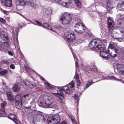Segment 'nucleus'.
I'll use <instances>...</instances> for the list:
<instances>
[{"label":"nucleus","mask_w":124,"mask_h":124,"mask_svg":"<svg viewBox=\"0 0 124 124\" xmlns=\"http://www.w3.org/2000/svg\"><path fill=\"white\" fill-rule=\"evenodd\" d=\"M106 41V40L101 41L98 39H94L91 40L89 45L91 48H93L95 50L100 52V56L103 58L108 60L109 58V54L113 57L116 56V53L119 54L122 52L120 48H115V50H106L105 47H103V45H105Z\"/></svg>","instance_id":"f257e3e1"},{"label":"nucleus","mask_w":124,"mask_h":124,"mask_svg":"<svg viewBox=\"0 0 124 124\" xmlns=\"http://www.w3.org/2000/svg\"><path fill=\"white\" fill-rule=\"evenodd\" d=\"M54 102V99L51 96L45 95L40 98L38 104L40 106L42 107L46 108H53L55 109H58V106L57 105H53V103Z\"/></svg>","instance_id":"f03ea898"},{"label":"nucleus","mask_w":124,"mask_h":124,"mask_svg":"<svg viewBox=\"0 0 124 124\" xmlns=\"http://www.w3.org/2000/svg\"><path fill=\"white\" fill-rule=\"evenodd\" d=\"M32 96V95L30 94L24 95L22 98L20 95H16L15 97V103L16 108L18 109H20L22 102L25 104L27 103Z\"/></svg>","instance_id":"7ed1b4c3"},{"label":"nucleus","mask_w":124,"mask_h":124,"mask_svg":"<svg viewBox=\"0 0 124 124\" xmlns=\"http://www.w3.org/2000/svg\"><path fill=\"white\" fill-rule=\"evenodd\" d=\"M57 90L54 91L52 93L54 95L58 97L61 100H63L64 98L62 92L64 91L66 94H69L70 93V89L67 86H57Z\"/></svg>","instance_id":"20e7f679"},{"label":"nucleus","mask_w":124,"mask_h":124,"mask_svg":"<svg viewBox=\"0 0 124 124\" xmlns=\"http://www.w3.org/2000/svg\"><path fill=\"white\" fill-rule=\"evenodd\" d=\"M70 13L65 12L62 14L60 18V23L65 26L70 23Z\"/></svg>","instance_id":"39448f33"},{"label":"nucleus","mask_w":124,"mask_h":124,"mask_svg":"<svg viewBox=\"0 0 124 124\" xmlns=\"http://www.w3.org/2000/svg\"><path fill=\"white\" fill-rule=\"evenodd\" d=\"M33 0H18L19 3V5L22 6L25 5L26 3L32 7H34L36 5L39 3V2L38 1H35V2H33Z\"/></svg>","instance_id":"423d86ee"},{"label":"nucleus","mask_w":124,"mask_h":124,"mask_svg":"<svg viewBox=\"0 0 124 124\" xmlns=\"http://www.w3.org/2000/svg\"><path fill=\"white\" fill-rule=\"evenodd\" d=\"M61 120L59 115H55L48 117L47 119V122L48 124H58Z\"/></svg>","instance_id":"0eeeda50"},{"label":"nucleus","mask_w":124,"mask_h":124,"mask_svg":"<svg viewBox=\"0 0 124 124\" xmlns=\"http://www.w3.org/2000/svg\"><path fill=\"white\" fill-rule=\"evenodd\" d=\"M2 85H3L2 88L4 90V92H6V95L8 100L11 102H12L14 101V98L11 93L8 91V90H9V88L6 85L5 83H3Z\"/></svg>","instance_id":"6e6552de"},{"label":"nucleus","mask_w":124,"mask_h":124,"mask_svg":"<svg viewBox=\"0 0 124 124\" xmlns=\"http://www.w3.org/2000/svg\"><path fill=\"white\" fill-rule=\"evenodd\" d=\"M75 27V31L78 33H82L84 32L85 28L84 24H83L81 23L78 22L76 23Z\"/></svg>","instance_id":"1a4fd4ad"},{"label":"nucleus","mask_w":124,"mask_h":124,"mask_svg":"<svg viewBox=\"0 0 124 124\" xmlns=\"http://www.w3.org/2000/svg\"><path fill=\"white\" fill-rule=\"evenodd\" d=\"M116 67L118 72L121 74V77L124 78V65L120 63L116 64Z\"/></svg>","instance_id":"9d476101"},{"label":"nucleus","mask_w":124,"mask_h":124,"mask_svg":"<svg viewBox=\"0 0 124 124\" xmlns=\"http://www.w3.org/2000/svg\"><path fill=\"white\" fill-rule=\"evenodd\" d=\"M34 118H36L38 119H39L40 121L42 122H44L46 121V119L42 115V113L40 112L35 111L34 112Z\"/></svg>","instance_id":"9b49d317"},{"label":"nucleus","mask_w":124,"mask_h":124,"mask_svg":"<svg viewBox=\"0 0 124 124\" xmlns=\"http://www.w3.org/2000/svg\"><path fill=\"white\" fill-rule=\"evenodd\" d=\"M99 76L100 78L101 77L104 79H112L115 80H119L113 76H108L107 74L104 73H100Z\"/></svg>","instance_id":"f8f14e48"},{"label":"nucleus","mask_w":124,"mask_h":124,"mask_svg":"<svg viewBox=\"0 0 124 124\" xmlns=\"http://www.w3.org/2000/svg\"><path fill=\"white\" fill-rule=\"evenodd\" d=\"M0 37L2 39L3 43H6L8 44L9 39L8 35L4 31L0 33Z\"/></svg>","instance_id":"ddd939ff"},{"label":"nucleus","mask_w":124,"mask_h":124,"mask_svg":"<svg viewBox=\"0 0 124 124\" xmlns=\"http://www.w3.org/2000/svg\"><path fill=\"white\" fill-rule=\"evenodd\" d=\"M117 30H119L121 32V36H118V37L116 38L115 39L118 40L119 42H120L123 39L124 37V30L122 27L120 26H117L116 27Z\"/></svg>","instance_id":"4468645a"},{"label":"nucleus","mask_w":124,"mask_h":124,"mask_svg":"<svg viewBox=\"0 0 124 124\" xmlns=\"http://www.w3.org/2000/svg\"><path fill=\"white\" fill-rule=\"evenodd\" d=\"M108 24L109 29L110 31H112L114 29V23L113 21L112 18L109 17L108 18Z\"/></svg>","instance_id":"2eb2a0df"},{"label":"nucleus","mask_w":124,"mask_h":124,"mask_svg":"<svg viewBox=\"0 0 124 124\" xmlns=\"http://www.w3.org/2000/svg\"><path fill=\"white\" fill-rule=\"evenodd\" d=\"M2 4L6 6L10 7L12 5V2L11 0H2Z\"/></svg>","instance_id":"dca6fc26"},{"label":"nucleus","mask_w":124,"mask_h":124,"mask_svg":"<svg viewBox=\"0 0 124 124\" xmlns=\"http://www.w3.org/2000/svg\"><path fill=\"white\" fill-rule=\"evenodd\" d=\"M52 12V11L51 8H49L47 9H46L43 13L45 15H46V18H50Z\"/></svg>","instance_id":"f3484780"},{"label":"nucleus","mask_w":124,"mask_h":124,"mask_svg":"<svg viewBox=\"0 0 124 124\" xmlns=\"http://www.w3.org/2000/svg\"><path fill=\"white\" fill-rule=\"evenodd\" d=\"M44 83L46 88L48 90L53 89L57 87L51 85L47 82H45Z\"/></svg>","instance_id":"a211bd4d"},{"label":"nucleus","mask_w":124,"mask_h":124,"mask_svg":"<svg viewBox=\"0 0 124 124\" xmlns=\"http://www.w3.org/2000/svg\"><path fill=\"white\" fill-rule=\"evenodd\" d=\"M8 117L9 118L12 120L16 124L17 120L16 116L13 114H11L8 115Z\"/></svg>","instance_id":"6ab92c4d"},{"label":"nucleus","mask_w":124,"mask_h":124,"mask_svg":"<svg viewBox=\"0 0 124 124\" xmlns=\"http://www.w3.org/2000/svg\"><path fill=\"white\" fill-rule=\"evenodd\" d=\"M70 32H66L64 33V36L66 38V39H65L67 41L68 44L69 46V42H70V38L69 36Z\"/></svg>","instance_id":"aec40b11"},{"label":"nucleus","mask_w":124,"mask_h":124,"mask_svg":"<svg viewBox=\"0 0 124 124\" xmlns=\"http://www.w3.org/2000/svg\"><path fill=\"white\" fill-rule=\"evenodd\" d=\"M115 48H120L116 47L113 42H110L109 44V45L108 46V50H109H109H115Z\"/></svg>","instance_id":"412c9836"},{"label":"nucleus","mask_w":124,"mask_h":124,"mask_svg":"<svg viewBox=\"0 0 124 124\" xmlns=\"http://www.w3.org/2000/svg\"><path fill=\"white\" fill-rule=\"evenodd\" d=\"M25 84L30 88H32L35 86V85L32 83L27 80H26L25 82Z\"/></svg>","instance_id":"4be33fe9"},{"label":"nucleus","mask_w":124,"mask_h":124,"mask_svg":"<svg viewBox=\"0 0 124 124\" xmlns=\"http://www.w3.org/2000/svg\"><path fill=\"white\" fill-rule=\"evenodd\" d=\"M71 96L74 98L75 100L77 101V104L78 106L79 101V98L78 96V95L76 93H74L72 94Z\"/></svg>","instance_id":"5701e85b"},{"label":"nucleus","mask_w":124,"mask_h":124,"mask_svg":"<svg viewBox=\"0 0 124 124\" xmlns=\"http://www.w3.org/2000/svg\"><path fill=\"white\" fill-rule=\"evenodd\" d=\"M61 5L65 7L69 8L70 7V0H68L67 2H64L62 1Z\"/></svg>","instance_id":"b1692460"},{"label":"nucleus","mask_w":124,"mask_h":124,"mask_svg":"<svg viewBox=\"0 0 124 124\" xmlns=\"http://www.w3.org/2000/svg\"><path fill=\"white\" fill-rule=\"evenodd\" d=\"M75 5L78 8H81L82 7L81 2L79 0H74Z\"/></svg>","instance_id":"393cba45"},{"label":"nucleus","mask_w":124,"mask_h":124,"mask_svg":"<svg viewBox=\"0 0 124 124\" xmlns=\"http://www.w3.org/2000/svg\"><path fill=\"white\" fill-rule=\"evenodd\" d=\"M42 25L43 26L42 27H46L49 30H51L54 31H55V30H53L52 27L50 26L47 23H44L43 24L42 23Z\"/></svg>","instance_id":"a878e982"},{"label":"nucleus","mask_w":124,"mask_h":124,"mask_svg":"<svg viewBox=\"0 0 124 124\" xmlns=\"http://www.w3.org/2000/svg\"><path fill=\"white\" fill-rule=\"evenodd\" d=\"M70 50H71V51L72 55H73V56L74 58V59L75 61V62L76 66V67H78V62H77V61H78V59H77L76 57V54L73 52L72 50H71L70 48Z\"/></svg>","instance_id":"bb28decb"},{"label":"nucleus","mask_w":124,"mask_h":124,"mask_svg":"<svg viewBox=\"0 0 124 124\" xmlns=\"http://www.w3.org/2000/svg\"><path fill=\"white\" fill-rule=\"evenodd\" d=\"M93 83V80H88L87 82L86 85L85 86L84 88V90L86 89L88 87L91 85H92Z\"/></svg>","instance_id":"cd10ccee"},{"label":"nucleus","mask_w":124,"mask_h":124,"mask_svg":"<svg viewBox=\"0 0 124 124\" xmlns=\"http://www.w3.org/2000/svg\"><path fill=\"white\" fill-rule=\"evenodd\" d=\"M0 110V116H7L8 114L4 110Z\"/></svg>","instance_id":"c85d7f7f"},{"label":"nucleus","mask_w":124,"mask_h":124,"mask_svg":"<svg viewBox=\"0 0 124 124\" xmlns=\"http://www.w3.org/2000/svg\"><path fill=\"white\" fill-rule=\"evenodd\" d=\"M13 89L15 92H17L20 89V87L16 84H15L13 87Z\"/></svg>","instance_id":"c756f323"},{"label":"nucleus","mask_w":124,"mask_h":124,"mask_svg":"<svg viewBox=\"0 0 124 124\" xmlns=\"http://www.w3.org/2000/svg\"><path fill=\"white\" fill-rule=\"evenodd\" d=\"M76 38V36L74 33H70V43L71 41L72 42L74 41Z\"/></svg>","instance_id":"7c9ffc66"},{"label":"nucleus","mask_w":124,"mask_h":124,"mask_svg":"<svg viewBox=\"0 0 124 124\" xmlns=\"http://www.w3.org/2000/svg\"><path fill=\"white\" fill-rule=\"evenodd\" d=\"M70 120H71L72 124H77L76 121L72 115H70Z\"/></svg>","instance_id":"2f4dec72"},{"label":"nucleus","mask_w":124,"mask_h":124,"mask_svg":"<svg viewBox=\"0 0 124 124\" xmlns=\"http://www.w3.org/2000/svg\"><path fill=\"white\" fill-rule=\"evenodd\" d=\"M84 36L85 37L89 39L92 37V35L90 33L86 32L85 33Z\"/></svg>","instance_id":"473e14b6"},{"label":"nucleus","mask_w":124,"mask_h":124,"mask_svg":"<svg viewBox=\"0 0 124 124\" xmlns=\"http://www.w3.org/2000/svg\"><path fill=\"white\" fill-rule=\"evenodd\" d=\"M35 22L36 23V24H35L34 23H32L35 25H37L41 27H43V25H42V23H40L39 21L36 20L35 21Z\"/></svg>","instance_id":"72a5a7b5"},{"label":"nucleus","mask_w":124,"mask_h":124,"mask_svg":"<svg viewBox=\"0 0 124 124\" xmlns=\"http://www.w3.org/2000/svg\"><path fill=\"white\" fill-rule=\"evenodd\" d=\"M8 73V71L6 70H3L0 71V76L1 75H4Z\"/></svg>","instance_id":"f704fd0d"},{"label":"nucleus","mask_w":124,"mask_h":124,"mask_svg":"<svg viewBox=\"0 0 124 124\" xmlns=\"http://www.w3.org/2000/svg\"><path fill=\"white\" fill-rule=\"evenodd\" d=\"M52 2L61 5L62 1L61 0H53Z\"/></svg>","instance_id":"c9c22d12"},{"label":"nucleus","mask_w":124,"mask_h":124,"mask_svg":"<svg viewBox=\"0 0 124 124\" xmlns=\"http://www.w3.org/2000/svg\"><path fill=\"white\" fill-rule=\"evenodd\" d=\"M7 105V103L6 102H4L1 104V108L2 109H3L5 108Z\"/></svg>","instance_id":"e433bc0d"},{"label":"nucleus","mask_w":124,"mask_h":124,"mask_svg":"<svg viewBox=\"0 0 124 124\" xmlns=\"http://www.w3.org/2000/svg\"><path fill=\"white\" fill-rule=\"evenodd\" d=\"M52 29H54L58 30L59 29L60 27L59 26L57 25H54L52 26Z\"/></svg>","instance_id":"4c0bfd02"},{"label":"nucleus","mask_w":124,"mask_h":124,"mask_svg":"<svg viewBox=\"0 0 124 124\" xmlns=\"http://www.w3.org/2000/svg\"><path fill=\"white\" fill-rule=\"evenodd\" d=\"M12 31L13 32V34L14 33L15 35H16V36L17 35L18 32L15 28L13 29Z\"/></svg>","instance_id":"58836bf2"},{"label":"nucleus","mask_w":124,"mask_h":124,"mask_svg":"<svg viewBox=\"0 0 124 124\" xmlns=\"http://www.w3.org/2000/svg\"><path fill=\"white\" fill-rule=\"evenodd\" d=\"M89 67L90 68V70H94L95 69V67L93 65L91 66H90Z\"/></svg>","instance_id":"ea45409f"},{"label":"nucleus","mask_w":124,"mask_h":124,"mask_svg":"<svg viewBox=\"0 0 124 124\" xmlns=\"http://www.w3.org/2000/svg\"><path fill=\"white\" fill-rule=\"evenodd\" d=\"M74 83L72 81L70 82V88H72L74 87Z\"/></svg>","instance_id":"a19ab883"},{"label":"nucleus","mask_w":124,"mask_h":124,"mask_svg":"<svg viewBox=\"0 0 124 124\" xmlns=\"http://www.w3.org/2000/svg\"><path fill=\"white\" fill-rule=\"evenodd\" d=\"M2 63L5 64L7 65H8L9 64V63L8 61L6 60H4L2 62Z\"/></svg>","instance_id":"79ce46f5"},{"label":"nucleus","mask_w":124,"mask_h":124,"mask_svg":"<svg viewBox=\"0 0 124 124\" xmlns=\"http://www.w3.org/2000/svg\"><path fill=\"white\" fill-rule=\"evenodd\" d=\"M25 71L28 72H29L31 70V69L30 68L26 66L25 67Z\"/></svg>","instance_id":"37998d69"},{"label":"nucleus","mask_w":124,"mask_h":124,"mask_svg":"<svg viewBox=\"0 0 124 124\" xmlns=\"http://www.w3.org/2000/svg\"><path fill=\"white\" fill-rule=\"evenodd\" d=\"M6 21L2 18H0V22L2 23H4L6 22Z\"/></svg>","instance_id":"c03bdc74"},{"label":"nucleus","mask_w":124,"mask_h":124,"mask_svg":"<svg viewBox=\"0 0 124 124\" xmlns=\"http://www.w3.org/2000/svg\"><path fill=\"white\" fill-rule=\"evenodd\" d=\"M12 69H15V67L14 64H11L9 66Z\"/></svg>","instance_id":"a18cd8bd"},{"label":"nucleus","mask_w":124,"mask_h":124,"mask_svg":"<svg viewBox=\"0 0 124 124\" xmlns=\"http://www.w3.org/2000/svg\"><path fill=\"white\" fill-rule=\"evenodd\" d=\"M120 4H118V6L117 8V9L118 10H121L122 9V8H121V7L120 6H119Z\"/></svg>","instance_id":"49530a36"},{"label":"nucleus","mask_w":124,"mask_h":124,"mask_svg":"<svg viewBox=\"0 0 124 124\" xmlns=\"http://www.w3.org/2000/svg\"><path fill=\"white\" fill-rule=\"evenodd\" d=\"M77 84V86H79L80 85V80H77L76 81Z\"/></svg>","instance_id":"de8ad7c7"},{"label":"nucleus","mask_w":124,"mask_h":124,"mask_svg":"<svg viewBox=\"0 0 124 124\" xmlns=\"http://www.w3.org/2000/svg\"><path fill=\"white\" fill-rule=\"evenodd\" d=\"M39 78L40 79L43 81H46V80L42 76H40Z\"/></svg>","instance_id":"09e8293b"},{"label":"nucleus","mask_w":124,"mask_h":124,"mask_svg":"<svg viewBox=\"0 0 124 124\" xmlns=\"http://www.w3.org/2000/svg\"><path fill=\"white\" fill-rule=\"evenodd\" d=\"M60 124H67L66 121H63L61 122Z\"/></svg>","instance_id":"8fccbe9b"},{"label":"nucleus","mask_w":124,"mask_h":124,"mask_svg":"<svg viewBox=\"0 0 124 124\" xmlns=\"http://www.w3.org/2000/svg\"><path fill=\"white\" fill-rule=\"evenodd\" d=\"M8 53L9 55L11 56L13 55V53L12 52L9 51H8Z\"/></svg>","instance_id":"3c124183"},{"label":"nucleus","mask_w":124,"mask_h":124,"mask_svg":"<svg viewBox=\"0 0 124 124\" xmlns=\"http://www.w3.org/2000/svg\"><path fill=\"white\" fill-rule=\"evenodd\" d=\"M79 77L78 74H77L75 76V78L76 80H78Z\"/></svg>","instance_id":"603ef678"},{"label":"nucleus","mask_w":124,"mask_h":124,"mask_svg":"<svg viewBox=\"0 0 124 124\" xmlns=\"http://www.w3.org/2000/svg\"><path fill=\"white\" fill-rule=\"evenodd\" d=\"M45 1H48V2L52 1L53 0H45Z\"/></svg>","instance_id":"864d4df0"},{"label":"nucleus","mask_w":124,"mask_h":124,"mask_svg":"<svg viewBox=\"0 0 124 124\" xmlns=\"http://www.w3.org/2000/svg\"><path fill=\"white\" fill-rule=\"evenodd\" d=\"M77 41L78 42H79V43H81V42H82L81 40L80 39H77Z\"/></svg>","instance_id":"5fc2aeb1"},{"label":"nucleus","mask_w":124,"mask_h":124,"mask_svg":"<svg viewBox=\"0 0 124 124\" xmlns=\"http://www.w3.org/2000/svg\"><path fill=\"white\" fill-rule=\"evenodd\" d=\"M24 18L26 19V20L27 21H29V20L26 18V17H24Z\"/></svg>","instance_id":"6e6d98bb"},{"label":"nucleus","mask_w":124,"mask_h":124,"mask_svg":"<svg viewBox=\"0 0 124 124\" xmlns=\"http://www.w3.org/2000/svg\"><path fill=\"white\" fill-rule=\"evenodd\" d=\"M109 5V3H108L107 4V6L108 7H109V6H108Z\"/></svg>","instance_id":"4d7b16f0"},{"label":"nucleus","mask_w":124,"mask_h":124,"mask_svg":"<svg viewBox=\"0 0 124 124\" xmlns=\"http://www.w3.org/2000/svg\"><path fill=\"white\" fill-rule=\"evenodd\" d=\"M27 111H28V113H29V111H30V110L29 109H28Z\"/></svg>","instance_id":"13d9d810"},{"label":"nucleus","mask_w":124,"mask_h":124,"mask_svg":"<svg viewBox=\"0 0 124 124\" xmlns=\"http://www.w3.org/2000/svg\"><path fill=\"white\" fill-rule=\"evenodd\" d=\"M16 42H17V45H18V41H17V39H16Z\"/></svg>","instance_id":"bf43d9fd"},{"label":"nucleus","mask_w":124,"mask_h":124,"mask_svg":"<svg viewBox=\"0 0 124 124\" xmlns=\"http://www.w3.org/2000/svg\"><path fill=\"white\" fill-rule=\"evenodd\" d=\"M73 90H74V92H75V91H76V90H74V89H73Z\"/></svg>","instance_id":"052dcab7"},{"label":"nucleus","mask_w":124,"mask_h":124,"mask_svg":"<svg viewBox=\"0 0 124 124\" xmlns=\"http://www.w3.org/2000/svg\"><path fill=\"white\" fill-rule=\"evenodd\" d=\"M70 85V83H69L68 85Z\"/></svg>","instance_id":"680f3d73"},{"label":"nucleus","mask_w":124,"mask_h":124,"mask_svg":"<svg viewBox=\"0 0 124 124\" xmlns=\"http://www.w3.org/2000/svg\"><path fill=\"white\" fill-rule=\"evenodd\" d=\"M121 26L122 27H123V26L122 25Z\"/></svg>","instance_id":"e2e57ef3"},{"label":"nucleus","mask_w":124,"mask_h":124,"mask_svg":"<svg viewBox=\"0 0 124 124\" xmlns=\"http://www.w3.org/2000/svg\"><path fill=\"white\" fill-rule=\"evenodd\" d=\"M70 95H71V93H70Z\"/></svg>","instance_id":"0e129e2a"}]
</instances>
